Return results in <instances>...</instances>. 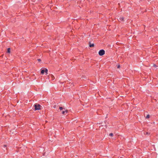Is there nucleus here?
I'll return each instance as SVG.
<instances>
[{
    "mask_svg": "<svg viewBox=\"0 0 158 158\" xmlns=\"http://www.w3.org/2000/svg\"><path fill=\"white\" fill-rule=\"evenodd\" d=\"M149 117H150V115L149 114H148L146 117V118H148Z\"/></svg>",
    "mask_w": 158,
    "mask_h": 158,
    "instance_id": "11",
    "label": "nucleus"
},
{
    "mask_svg": "<svg viewBox=\"0 0 158 158\" xmlns=\"http://www.w3.org/2000/svg\"><path fill=\"white\" fill-rule=\"evenodd\" d=\"M59 109H60V110H61L63 109H64L65 110V109L64 108H63L62 107H59Z\"/></svg>",
    "mask_w": 158,
    "mask_h": 158,
    "instance_id": "10",
    "label": "nucleus"
},
{
    "mask_svg": "<svg viewBox=\"0 0 158 158\" xmlns=\"http://www.w3.org/2000/svg\"><path fill=\"white\" fill-rule=\"evenodd\" d=\"M3 147L4 148H5L7 147V145H4Z\"/></svg>",
    "mask_w": 158,
    "mask_h": 158,
    "instance_id": "13",
    "label": "nucleus"
},
{
    "mask_svg": "<svg viewBox=\"0 0 158 158\" xmlns=\"http://www.w3.org/2000/svg\"><path fill=\"white\" fill-rule=\"evenodd\" d=\"M120 67V66L119 65H118V67H117V68H119Z\"/></svg>",
    "mask_w": 158,
    "mask_h": 158,
    "instance_id": "16",
    "label": "nucleus"
},
{
    "mask_svg": "<svg viewBox=\"0 0 158 158\" xmlns=\"http://www.w3.org/2000/svg\"><path fill=\"white\" fill-rule=\"evenodd\" d=\"M38 60L40 62V61H41V60H40V59H38Z\"/></svg>",
    "mask_w": 158,
    "mask_h": 158,
    "instance_id": "17",
    "label": "nucleus"
},
{
    "mask_svg": "<svg viewBox=\"0 0 158 158\" xmlns=\"http://www.w3.org/2000/svg\"><path fill=\"white\" fill-rule=\"evenodd\" d=\"M51 77L52 78V80H54L55 78H54V76L52 75H51Z\"/></svg>",
    "mask_w": 158,
    "mask_h": 158,
    "instance_id": "8",
    "label": "nucleus"
},
{
    "mask_svg": "<svg viewBox=\"0 0 158 158\" xmlns=\"http://www.w3.org/2000/svg\"><path fill=\"white\" fill-rule=\"evenodd\" d=\"M64 113H65V111H63L62 112V113L63 114H64Z\"/></svg>",
    "mask_w": 158,
    "mask_h": 158,
    "instance_id": "14",
    "label": "nucleus"
},
{
    "mask_svg": "<svg viewBox=\"0 0 158 158\" xmlns=\"http://www.w3.org/2000/svg\"><path fill=\"white\" fill-rule=\"evenodd\" d=\"M154 66L156 67V66L155 64H154Z\"/></svg>",
    "mask_w": 158,
    "mask_h": 158,
    "instance_id": "18",
    "label": "nucleus"
},
{
    "mask_svg": "<svg viewBox=\"0 0 158 158\" xmlns=\"http://www.w3.org/2000/svg\"><path fill=\"white\" fill-rule=\"evenodd\" d=\"M150 133H149L148 132H144V134L145 135H150Z\"/></svg>",
    "mask_w": 158,
    "mask_h": 158,
    "instance_id": "5",
    "label": "nucleus"
},
{
    "mask_svg": "<svg viewBox=\"0 0 158 158\" xmlns=\"http://www.w3.org/2000/svg\"><path fill=\"white\" fill-rule=\"evenodd\" d=\"M124 18L123 17H120L119 19V20L121 21H123Z\"/></svg>",
    "mask_w": 158,
    "mask_h": 158,
    "instance_id": "3",
    "label": "nucleus"
},
{
    "mask_svg": "<svg viewBox=\"0 0 158 158\" xmlns=\"http://www.w3.org/2000/svg\"><path fill=\"white\" fill-rule=\"evenodd\" d=\"M89 46L90 47H93L94 46V44H91V43L89 42Z\"/></svg>",
    "mask_w": 158,
    "mask_h": 158,
    "instance_id": "4",
    "label": "nucleus"
},
{
    "mask_svg": "<svg viewBox=\"0 0 158 158\" xmlns=\"http://www.w3.org/2000/svg\"><path fill=\"white\" fill-rule=\"evenodd\" d=\"M109 135L111 136H113V134L112 133H110L109 134Z\"/></svg>",
    "mask_w": 158,
    "mask_h": 158,
    "instance_id": "12",
    "label": "nucleus"
},
{
    "mask_svg": "<svg viewBox=\"0 0 158 158\" xmlns=\"http://www.w3.org/2000/svg\"><path fill=\"white\" fill-rule=\"evenodd\" d=\"M66 112V113H67L68 112V110H66L65 111V112Z\"/></svg>",
    "mask_w": 158,
    "mask_h": 158,
    "instance_id": "15",
    "label": "nucleus"
},
{
    "mask_svg": "<svg viewBox=\"0 0 158 158\" xmlns=\"http://www.w3.org/2000/svg\"><path fill=\"white\" fill-rule=\"evenodd\" d=\"M44 72H45V70L44 69H43L41 71V73L42 74H44Z\"/></svg>",
    "mask_w": 158,
    "mask_h": 158,
    "instance_id": "7",
    "label": "nucleus"
},
{
    "mask_svg": "<svg viewBox=\"0 0 158 158\" xmlns=\"http://www.w3.org/2000/svg\"><path fill=\"white\" fill-rule=\"evenodd\" d=\"M44 70H45V73H46V74H47L48 73L47 72H48V70L46 69Z\"/></svg>",
    "mask_w": 158,
    "mask_h": 158,
    "instance_id": "9",
    "label": "nucleus"
},
{
    "mask_svg": "<svg viewBox=\"0 0 158 158\" xmlns=\"http://www.w3.org/2000/svg\"><path fill=\"white\" fill-rule=\"evenodd\" d=\"M34 106L35 107V110H40L41 109L40 108V107H41V106L37 103L35 104L34 105Z\"/></svg>",
    "mask_w": 158,
    "mask_h": 158,
    "instance_id": "1",
    "label": "nucleus"
},
{
    "mask_svg": "<svg viewBox=\"0 0 158 158\" xmlns=\"http://www.w3.org/2000/svg\"><path fill=\"white\" fill-rule=\"evenodd\" d=\"M17 102H18V100H17Z\"/></svg>",
    "mask_w": 158,
    "mask_h": 158,
    "instance_id": "19",
    "label": "nucleus"
},
{
    "mask_svg": "<svg viewBox=\"0 0 158 158\" xmlns=\"http://www.w3.org/2000/svg\"><path fill=\"white\" fill-rule=\"evenodd\" d=\"M105 52L104 50H103V49L100 50L98 52V54H99V55L100 56L103 55H104L105 54Z\"/></svg>",
    "mask_w": 158,
    "mask_h": 158,
    "instance_id": "2",
    "label": "nucleus"
},
{
    "mask_svg": "<svg viewBox=\"0 0 158 158\" xmlns=\"http://www.w3.org/2000/svg\"><path fill=\"white\" fill-rule=\"evenodd\" d=\"M10 48H8V49H7V52L8 53H10Z\"/></svg>",
    "mask_w": 158,
    "mask_h": 158,
    "instance_id": "6",
    "label": "nucleus"
}]
</instances>
